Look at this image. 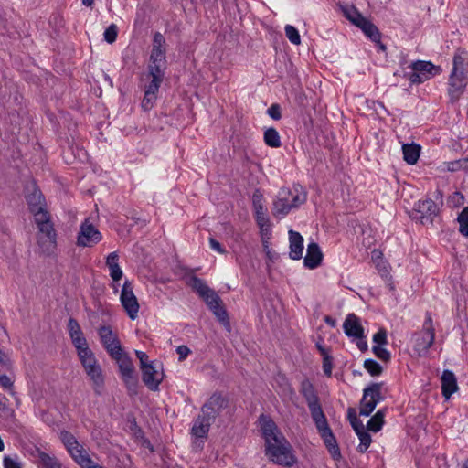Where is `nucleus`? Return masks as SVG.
I'll use <instances>...</instances> for the list:
<instances>
[{
  "label": "nucleus",
  "mask_w": 468,
  "mask_h": 468,
  "mask_svg": "<svg viewBox=\"0 0 468 468\" xmlns=\"http://www.w3.org/2000/svg\"><path fill=\"white\" fill-rule=\"evenodd\" d=\"M261 432L265 441V454L271 462L285 467L296 464L297 458L292 453V445L272 420L262 417Z\"/></svg>",
  "instance_id": "1"
},
{
  "label": "nucleus",
  "mask_w": 468,
  "mask_h": 468,
  "mask_svg": "<svg viewBox=\"0 0 468 468\" xmlns=\"http://www.w3.org/2000/svg\"><path fill=\"white\" fill-rule=\"evenodd\" d=\"M188 284L203 299L218 322L229 332L231 326L229 315L218 293L204 280L195 275L190 278Z\"/></svg>",
  "instance_id": "2"
},
{
  "label": "nucleus",
  "mask_w": 468,
  "mask_h": 468,
  "mask_svg": "<svg viewBox=\"0 0 468 468\" xmlns=\"http://www.w3.org/2000/svg\"><path fill=\"white\" fill-rule=\"evenodd\" d=\"M307 200L306 191L300 186L292 188L282 187L272 206V214L278 218H283L292 210L299 208Z\"/></svg>",
  "instance_id": "3"
},
{
  "label": "nucleus",
  "mask_w": 468,
  "mask_h": 468,
  "mask_svg": "<svg viewBox=\"0 0 468 468\" xmlns=\"http://www.w3.org/2000/svg\"><path fill=\"white\" fill-rule=\"evenodd\" d=\"M38 228V245L43 252L49 254L57 246V233L48 212L34 218Z\"/></svg>",
  "instance_id": "4"
},
{
  "label": "nucleus",
  "mask_w": 468,
  "mask_h": 468,
  "mask_svg": "<svg viewBox=\"0 0 468 468\" xmlns=\"http://www.w3.org/2000/svg\"><path fill=\"white\" fill-rule=\"evenodd\" d=\"M409 68L411 71L405 72L403 77L408 79L411 85L421 84L441 72L439 66H435L431 61L426 60L413 61Z\"/></svg>",
  "instance_id": "5"
},
{
  "label": "nucleus",
  "mask_w": 468,
  "mask_h": 468,
  "mask_svg": "<svg viewBox=\"0 0 468 468\" xmlns=\"http://www.w3.org/2000/svg\"><path fill=\"white\" fill-rule=\"evenodd\" d=\"M439 212V206L431 198H426L419 200L414 204L413 208L410 212V217L412 220L421 225H432Z\"/></svg>",
  "instance_id": "6"
},
{
  "label": "nucleus",
  "mask_w": 468,
  "mask_h": 468,
  "mask_svg": "<svg viewBox=\"0 0 468 468\" xmlns=\"http://www.w3.org/2000/svg\"><path fill=\"white\" fill-rule=\"evenodd\" d=\"M111 358L116 361L121 377L127 388L130 391L135 392L138 381L135 377V369L131 357L122 349V351L117 352L113 356H111Z\"/></svg>",
  "instance_id": "7"
},
{
  "label": "nucleus",
  "mask_w": 468,
  "mask_h": 468,
  "mask_svg": "<svg viewBox=\"0 0 468 468\" xmlns=\"http://www.w3.org/2000/svg\"><path fill=\"white\" fill-rule=\"evenodd\" d=\"M382 386L383 382H373L364 388L360 401V415L369 416L378 403L384 399V396L381 394Z\"/></svg>",
  "instance_id": "8"
},
{
  "label": "nucleus",
  "mask_w": 468,
  "mask_h": 468,
  "mask_svg": "<svg viewBox=\"0 0 468 468\" xmlns=\"http://www.w3.org/2000/svg\"><path fill=\"white\" fill-rule=\"evenodd\" d=\"M300 393L305 399L314 421L325 416L314 387L309 379L305 378L301 382Z\"/></svg>",
  "instance_id": "9"
},
{
  "label": "nucleus",
  "mask_w": 468,
  "mask_h": 468,
  "mask_svg": "<svg viewBox=\"0 0 468 468\" xmlns=\"http://www.w3.org/2000/svg\"><path fill=\"white\" fill-rule=\"evenodd\" d=\"M415 342V350L419 353L427 352L434 343L435 329L432 324L431 313H426L425 321L423 323L422 330L413 336Z\"/></svg>",
  "instance_id": "10"
},
{
  "label": "nucleus",
  "mask_w": 468,
  "mask_h": 468,
  "mask_svg": "<svg viewBox=\"0 0 468 468\" xmlns=\"http://www.w3.org/2000/svg\"><path fill=\"white\" fill-rule=\"evenodd\" d=\"M315 427L322 437L328 452L331 453L333 459L338 460L341 458V452L337 441L333 434L331 428L327 422L326 417H323L314 421Z\"/></svg>",
  "instance_id": "11"
},
{
  "label": "nucleus",
  "mask_w": 468,
  "mask_h": 468,
  "mask_svg": "<svg viewBox=\"0 0 468 468\" xmlns=\"http://www.w3.org/2000/svg\"><path fill=\"white\" fill-rule=\"evenodd\" d=\"M60 439L66 447L68 452L71 456V458L79 464H82V463H89L90 455L80 445L77 439L72 435L69 431H63L60 433Z\"/></svg>",
  "instance_id": "12"
},
{
  "label": "nucleus",
  "mask_w": 468,
  "mask_h": 468,
  "mask_svg": "<svg viewBox=\"0 0 468 468\" xmlns=\"http://www.w3.org/2000/svg\"><path fill=\"white\" fill-rule=\"evenodd\" d=\"M101 346L110 356L122 351V344L116 332L110 325H100L97 329Z\"/></svg>",
  "instance_id": "13"
},
{
  "label": "nucleus",
  "mask_w": 468,
  "mask_h": 468,
  "mask_svg": "<svg viewBox=\"0 0 468 468\" xmlns=\"http://www.w3.org/2000/svg\"><path fill=\"white\" fill-rule=\"evenodd\" d=\"M229 405V399L220 392L213 393L201 407V413L214 421Z\"/></svg>",
  "instance_id": "14"
},
{
  "label": "nucleus",
  "mask_w": 468,
  "mask_h": 468,
  "mask_svg": "<svg viewBox=\"0 0 468 468\" xmlns=\"http://www.w3.org/2000/svg\"><path fill=\"white\" fill-rule=\"evenodd\" d=\"M102 239L101 233L86 218L80 226L77 236V245L80 247H92Z\"/></svg>",
  "instance_id": "15"
},
{
  "label": "nucleus",
  "mask_w": 468,
  "mask_h": 468,
  "mask_svg": "<svg viewBox=\"0 0 468 468\" xmlns=\"http://www.w3.org/2000/svg\"><path fill=\"white\" fill-rule=\"evenodd\" d=\"M120 300L129 318L132 320L136 319L140 306L138 300L133 293V285L128 280H126L122 285Z\"/></svg>",
  "instance_id": "16"
},
{
  "label": "nucleus",
  "mask_w": 468,
  "mask_h": 468,
  "mask_svg": "<svg viewBox=\"0 0 468 468\" xmlns=\"http://www.w3.org/2000/svg\"><path fill=\"white\" fill-rule=\"evenodd\" d=\"M165 37L160 32H156L153 37V47L150 54V64L148 67L163 69L165 63Z\"/></svg>",
  "instance_id": "17"
},
{
  "label": "nucleus",
  "mask_w": 468,
  "mask_h": 468,
  "mask_svg": "<svg viewBox=\"0 0 468 468\" xmlns=\"http://www.w3.org/2000/svg\"><path fill=\"white\" fill-rule=\"evenodd\" d=\"M164 78V69L148 67L147 73L142 78V81L145 82L144 84V91L158 94Z\"/></svg>",
  "instance_id": "18"
},
{
  "label": "nucleus",
  "mask_w": 468,
  "mask_h": 468,
  "mask_svg": "<svg viewBox=\"0 0 468 468\" xmlns=\"http://www.w3.org/2000/svg\"><path fill=\"white\" fill-rule=\"evenodd\" d=\"M465 87L466 80L463 71H452L449 78L448 95L452 103L460 99Z\"/></svg>",
  "instance_id": "19"
},
{
  "label": "nucleus",
  "mask_w": 468,
  "mask_h": 468,
  "mask_svg": "<svg viewBox=\"0 0 468 468\" xmlns=\"http://www.w3.org/2000/svg\"><path fill=\"white\" fill-rule=\"evenodd\" d=\"M26 199L29 210L33 214L34 218L48 212L46 208L45 197L42 192L35 186H32L31 191L28 190V193L26 196Z\"/></svg>",
  "instance_id": "20"
},
{
  "label": "nucleus",
  "mask_w": 468,
  "mask_h": 468,
  "mask_svg": "<svg viewBox=\"0 0 468 468\" xmlns=\"http://www.w3.org/2000/svg\"><path fill=\"white\" fill-rule=\"evenodd\" d=\"M142 370V379L144 385L153 391H156L159 389V385L163 380L164 374L163 372H158L156 366L154 363L149 364L148 367H145L141 369Z\"/></svg>",
  "instance_id": "21"
},
{
  "label": "nucleus",
  "mask_w": 468,
  "mask_h": 468,
  "mask_svg": "<svg viewBox=\"0 0 468 468\" xmlns=\"http://www.w3.org/2000/svg\"><path fill=\"white\" fill-rule=\"evenodd\" d=\"M345 334L348 337L356 339L365 338L364 328L360 324V319L355 314H348L343 324Z\"/></svg>",
  "instance_id": "22"
},
{
  "label": "nucleus",
  "mask_w": 468,
  "mask_h": 468,
  "mask_svg": "<svg viewBox=\"0 0 468 468\" xmlns=\"http://www.w3.org/2000/svg\"><path fill=\"white\" fill-rule=\"evenodd\" d=\"M84 370L92 383L94 392L101 395L104 390V375L100 363L93 364Z\"/></svg>",
  "instance_id": "23"
},
{
  "label": "nucleus",
  "mask_w": 468,
  "mask_h": 468,
  "mask_svg": "<svg viewBox=\"0 0 468 468\" xmlns=\"http://www.w3.org/2000/svg\"><path fill=\"white\" fill-rule=\"evenodd\" d=\"M323 260V253L319 245L315 242H310L307 246L306 255L303 259V264L306 268L314 270L317 268Z\"/></svg>",
  "instance_id": "24"
},
{
  "label": "nucleus",
  "mask_w": 468,
  "mask_h": 468,
  "mask_svg": "<svg viewBox=\"0 0 468 468\" xmlns=\"http://www.w3.org/2000/svg\"><path fill=\"white\" fill-rule=\"evenodd\" d=\"M441 385L442 396L446 399H449L458 389L457 379L454 373L448 369L444 370L441 377Z\"/></svg>",
  "instance_id": "25"
},
{
  "label": "nucleus",
  "mask_w": 468,
  "mask_h": 468,
  "mask_svg": "<svg viewBox=\"0 0 468 468\" xmlns=\"http://www.w3.org/2000/svg\"><path fill=\"white\" fill-rule=\"evenodd\" d=\"M363 33L374 43L378 45L379 49L386 50V46L381 42V34L378 28L367 18H365L358 26Z\"/></svg>",
  "instance_id": "26"
},
{
  "label": "nucleus",
  "mask_w": 468,
  "mask_h": 468,
  "mask_svg": "<svg viewBox=\"0 0 468 468\" xmlns=\"http://www.w3.org/2000/svg\"><path fill=\"white\" fill-rule=\"evenodd\" d=\"M290 252L289 256L292 260H300L303 250V238L302 235L291 229L289 231Z\"/></svg>",
  "instance_id": "27"
},
{
  "label": "nucleus",
  "mask_w": 468,
  "mask_h": 468,
  "mask_svg": "<svg viewBox=\"0 0 468 468\" xmlns=\"http://www.w3.org/2000/svg\"><path fill=\"white\" fill-rule=\"evenodd\" d=\"M211 422L213 421L201 413L194 420V424L191 429V434L196 438L207 437L211 426Z\"/></svg>",
  "instance_id": "28"
},
{
  "label": "nucleus",
  "mask_w": 468,
  "mask_h": 468,
  "mask_svg": "<svg viewBox=\"0 0 468 468\" xmlns=\"http://www.w3.org/2000/svg\"><path fill=\"white\" fill-rule=\"evenodd\" d=\"M275 383L277 385V392L281 397L292 400L295 397V391L289 382L288 378L284 375H278L275 378Z\"/></svg>",
  "instance_id": "29"
},
{
  "label": "nucleus",
  "mask_w": 468,
  "mask_h": 468,
  "mask_svg": "<svg viewBox=\"0 0 468 468\" xmlns=\"http://www.w3.org/2000/svg\"><path fill=\"white\" fill-rule=\"evenodd\" d=\"M119 256L116 251L111 252L106 258V265L110 271V276L113 282H118L122 277V271L118 263Z\"/></svg>",
  "instance_id": "30"
},
{
  "label": "nucleus",
  "mask_w": 468,
  "mask_h": 468,
  "mask_svg": "<svg viewBox=\"0 0 468 468\" xmlns=\"http://www.w3.org/2000/svg\"><path fill=\"white\" fill-rule=\"evenodd\" d=\"M261 194L254 193L252 203L255 209V218L259 226L263 227L268 222V218L265 214V208L261 203Z\"/></svg>",
  "instance_id": "31"
},
{
  "label": "nucleus",
  "mask_w": 468,
  "mask_h": 468,
  "mask_svg": "<svg viewBox=\"0 0 468 468\" xmlns=\"http://www.w3.org/2000/svg\"><path fill=\"white\" fill-rule=\"evenodd\" d=\"M402 152L405 162L414 165L420 157V146L417 144H406L402 146Z\"/></svg>",
  "instance_id": "32"
},
{
  "label": "nucleus",
  "mask_w": 468,
  "mask_h": 468,
  "mask_svg": "<svg viewBox=\"0 0 468 468\" xmlns=\"http://www.w3.org/2000/svg\"><path fill=\"white\" fill-rule=\"evenodd\" d=\"M384 417H385V410H378L377 413L371 417V419L367 423V428L368 431L373 432L379 431L383 425H384Z\"/></svg>",
  "instance_id": "33"
},
{
  "label": "nucleus",
  "mask_w": 468,
  "mask_h": 468,
  "mask_svg": "<svg viewBox=\"0 0 468 468\" xmlns=\"http://www.w3.org/2000/svg\"><path fill=\"white\" fill-rule=\"evenodd\" d=\"M264 142L271 148H278L281 146V137L275 128L270 127L264 132Z\"/></svg>",
  "instance_id": "34"
},
{
  "label": "nucleus",
  "mask_w": 468,
  "mask_h": 468,
  "mask_svg": "<svg viewBox=\"0 0 468 468\" xmlns=\"http://www.w3.org/2000/svg\"><path fill=\"white\" fill-rule=\"evenodd\" d=\"M344 14L345 16L356 27L360 26V23L366 18L354 6L345 8Z\"/></svg>",
  "instance_id": "35"
},
{
  "label": "nucleus",
  "mask_w": 468,
  "mask_h": 468,
  "mask_svg": "<svg viewBox=\"0 0 468 468\" xmlns=\"http://www.w3.org/2000/svg\"><path fill=\"white\" fill-rule=\"evenodd\" d=\"M457 221L459 223V232L463 236L468 237V206L458 215Z\"/></svg>",
  "instance_id": "36"
},
{
  "label": "nucleus",
  "mask_w": 468,
  "mask_h": 468,
  "mask_svg": "<svg viewBox=\"0 0 468 468\" xmlns=\"http://www.w3.org/2000/svg\"><path fill=\"white\" fill-rule=\"evenodd\" d=\"M39 460L44 468H62L61 463L57 458L52 457L44 452L39 453Z\"/></svg>",
  "instance_id": "37"
},
{
  "label": "nucleus",
  "mask_w": 468,
  "mask_h": 468,
  "mask_svg": "<svg viewBox=\"0 0 468 468\" xmlns=\"http://www.w3.org/2000/svg\"><path fill=\"white\" fill-rule=\"evenodd\" d=\"M356 434L358 436L360 441V443L357 446V451L361 453H364L367 451L371 444V436L367 431H363Z\"/></svg>",
  "instance_id": "38"
},
{
  "label": "nucleus",
  "mask_w": 468,
  "mask_h": 468,
  "mask_svg": "<svg viewBox=\"0 0 468 468\" xmlns=\"http://www.w3.org/2000/svg\"><path fill=\"white\" fill-rule=\"evenodd\" d=\"M364 367L373 377L381 375L383 368L376 360L368 358L364 361Z\"/></svg>",
  "instance_id": "39"
},
{
  "label": "nucleus",
  "mask_w": 468,
  "mask_h": 468,
  "mask_svg": "<svg viewBox=\"0 0 468 468\" xmlns=\"http://www.w3.org/2000/svg\"><path fill=\"white\" fill-rule=\"evenodd\" d=\"M78 356L84 369L99 362L91 349L78 355Z\"/></svg>",
  "instance_id": "40"
},
{
  "label": "nucleus",
  "mask_w": 468,
  "mask_h": 468,
  "mask_svg": "<svg viewBox=\"0 0 468 468\" xmlns=\"http://www.w3.org/2000/svg\"><path fill=\"white\" fill-rule=\"evenodd\" d=\"M158 94L144 92L141 107L144 112L152 110L157 101Z\"/></svg>",
  "instance_id": "41"
},
{
  "label": "nucleus",
  "mask_w": 468,
  "mask_h": 468,
  "mask_svg": "<svg viewBox=\"0 0 468 468\" xmlns=\"http://www.w3.org/2000/svg\"><path fill=\"white\" fill-rule=\"evenodd\" d=\"M70 339L72 341V344H73L74 347L77 350V354L78 355H80V354H82V353H84V352H86V351L90 349L89 347L87 340H86V338L84 337L83 335H80L79 336H75V337L70 338Z\"/></svg>",
  "instance_id": "42"
},
{
  "label": "nucleus",
  "mask_w": 468,
  "mask_h": 468,
  "mask_svg": "<svg viewBox=\"0 0 468 468\" xmlns=\"http://www.w3.org/2000/svg\"><path fill=\"white\" fill-rule=\"evenodd\" d=\"M284 30L285 35L291 43L294 45H299L301 43V37L296 27L292 25H286Z\"/></svg>",
  "instance_id": "43"
},
{
  "label": "nucleus",
  "mask_w": 468,
  "mask_h": 468,
  "mask_svg": "<svg viewBox=\"0 0 468 468\" xmlns=\"http://www.w3.org/2000/svg\"><path fill=\"white\" fill-rule=\"evenodd\" d=\"M118 35V27L115 24H111L104 31V40L110 44L115 42Z\"/></svg>",
  "instance_id": "44"
},
{
  "label": "nucleus",
  "mask_w": 468,
  "mask_h": 468,
  "mask_svg": "<svg viewBox=\"0 0 468 468\" xmlns=\"http://www.w3.org/2000/svg\"><path fill=\"white\" fill-rule=\"evenodd\" d=\"M68 330H69V335L70 338L83 335L82 330H81L78 321L74 318L69 319Z\"/></svg>",
  "instance_id": "45"
},
{
  "label": "nucleus",
  "mask_w": 468,
  "mask_h": 468,
  "mask_svg": "<svg viewBox=\"0 0 468 468\" xmlns=\"http://www.w3.org/2000/svg\"><path fill=\"white\" fill-rule=\"evenodd\" d=\"M372 351L375 356L382 361L388 362L390 360V353L383 346H373Z\"/></svg>",
  "instance_id": "46"
},
{
  "label": "nucleus",
  "mask_w": 468,
  "mask_h": 468,
  "mask_svg": "<svg viewBox=\"0 0 468 468\" xmlns=\"http://www.w3.org/2000/svg\"><path fill=\"white\" fill-rule=\"evenodd\" d=\"M4 468H22L21 463L18 461L17 456L11 457L5 455L3 459Z\"/></svg>",
  "instance_id": "47"
},
{
  "label": "nucleus",
  "mask_w": 468,
  "mask_h": 468,
  "mask_svg": "<svg viewBox=\"0 0 468 468\" xmlns=\"http://www.w3.org/2000/svg\"><path fill=\"white\" fill-rule=\"evenodd\" d=\"M373 341L376 343V346H385L388 343L387 340V331L384 328H380L374 335Z\"/></svg>",
  "instance_id": "48"
},
{
  "label": "nucleus",
  "mask_w": 468,
  "mask_h": 468,
  "mask_svg": "<svg viewBox=\"0 0 468 468\" xmlns=\"http://www.w3.org/2000/svg\"><path fill=\"white\" fill-rule=\"evenodd\" d=\"M332 368H333V357L331 355H326V356L323 357V371L325 376H332Z\"/></svg>",
  "instance_id": "49"
},
{
  "label": "nucleus",
  "mask_w": 468,
  "mask_h": 468,
  "mask_svg": "<svg viewBox=\"0 0 468 468\" xmlns=\"http://www.w3.org/2000/svg\"><path fill=\"white\" fill-rule=\"evenodd\" d=\"M268 115L275 120L279 121L282 118L281 107L278 103L271 104L267 110Z\"/></svg>",
  "instance_id": "50"
},
{
  "label": "nucleus",
  "mask_w": 468,
  "mask_h": 468,
  "mask_svg": "<svg viewBox=\"0 0 468 468\" xmlns=\"http://www.w3.org/2000/svg\"><path fill=\"white\" fill-rule=\"evenodd\" d=\"M8 399L5 396L0 394V411L6 417L12 416L14 411L7 406Z\"/></svg>",
  "instance_id": "51"
},
{
  "label": "nucleus",
  "mask_w": 468,
  "mask_h": 468,
  "mask_svg": "<svg viewBox=\"0 0 468 468\" xmlns=\"http://www.w3.org/2000/svg\"><path fill=\"white\" fill-rule=\"evenodd\" d=\"M135 355H136V357L139 359L140 361V368H144L145 367H148L149 364H153L154 362L153 361H149L148 360V355L144 352V351H139V350H136L135 351Z\"/></svg>",
  "instance_id": "52"
},
{
  "label": "nucleus",
  "mask_w": 468,
  "mask_h": 468,
  "mask_svg": "<svg viewBox=\"0 0 468 468\" xmlns=\"http://www.w3.org/2000/svg\"><path fill=\"white\" fill-rule=\"evenodd\" d=\"M209 245L211 250L220 254L226 253V250L223 248V246L214 238H209Z\"/></svg>",
  "instance_id": "53"
},
{
  "label": "nucleus",
  "mask_w": 468,
  "mask_h": 468,
  "mask_svg": "<svg viewBox=\"0 0 468 468\" xmlns=\"http://www.w3.org/2000/svg\"><path fill=\"white\" fill-rule=\"evenodd\" d=\"M176 352L179 355V361H183L187 357L191 351L186 346L182 345L176 348Z\"/></svg>",
  "instance_id": "54"
},
{
  "label": "nucleus",
  "mask_w": 468,
  "mask_h": 468,
  "mask_svg": "<svg viewBox=\"0 0 468 468\" xmlns=\"http://www.w3.org/2000/svg\"><path fill=\"white\" fill-rule=\"evenodd\" d=\"M462 159L454 160L447 163V169L451 172H456L459 170H463Z\"/></svg>",
  "instance_id": "55"
},
{
  "label": "nucleus",
  "mask_w": 468,
  "mask_h": 468,
  "mask_svg": "<svg viewBox=\"0 0 468 468\" xmlns=\"http://www.w3.org/2000/svg\"><path fill=\"white\" fill-rule=\"evenodd\" d=\"M463 58L460 55H454L453 57V68L452 71H463Z\"/></svg>",
  "instance_id": "56"
},
{
  "label": "nucleus",
  "mask_w": 468,
  "mask_h": 468,
  "mask_svg": "<svg viewBox=\"0 0 468 468\" xmlns=\"http://www.w3.org/2000/svg\"><path fill=\"white\" fill-rule=\"evenodd\" d=\"M0 385L5 388L12 389L13 382L8 376L0 374Z\"/></svg>",
  "instance_id": "57"
},
{
  "label": "nucleus",
  "mask_w": 468,
  "mask_h": 468,
  "mask_svg": "<svg viewBox=\"0 0 468 468\" xmlns=\"http://www.w3.org/2000/svg\"><path fill=\"white\" fill-rule=\"evenodd\" d=\"M350 424H351V426L354 429L356 433H358L360 431H366L362 420H359V419L352 421Z\"/></svg>",
  "instance_id": "58"
},
{
  "label": "nucleus",
  "mask_w": 468,
  "mask_h": 468,
  "mask_svg": "<svg viewBox=\"0 0 468 468\" xmlns=\"http://www.w3.org/2000/svg\"><path fill=\"white\" fill-rule=\"evenodd\" d=\"M452 202L454 203V206H460L463 205L464 202V197L460 192H454L452 197Z\"/></svg>",
  "instance_id": "59"
},
{
  "label": "nucleus",
  "mask_w": 468,
  "mask_h": 468,
  "mask_svg": "<svg viewBox=\"0 0 468 468\" xmlns=\"http://www.w3.org/2000/svg\"><path fill=\"white\" fill-rule=\"evenodd\" d=\"M347 418H348V420H349L350 423L352 421H354V420L358 419L356 409L348 408V410H347Z\"/></svg>",
  "instance_id": "60"
},
{
  "label": "nucleus",
  "mask_w": 468,
  "mask_h": 468,
  "mask_svg": "<svg viewBox=\"0 0 468 468\" xmlns=\"http://www.w3.org/2000/svg\"><path fill=\"white\" fill-rule=\"evenodd\" d=\"M0 365L5 367L10 366V360L7 356L0 350Z\"/></svg>",
  "instance_id": "61"
},
{
  "label": "nucleus",
  "mask_w": 468,
  "mask_h": 468,
  "mask_svg": "<svg viewBox=\"0 0 468 468\" xmlns=\"http://www.w3.org/2000/svg\"><path fill=\"white\" fill-rule=\"evenodd\" d=\"M358 349L362 352H365L367 350V343L364 338L358 339L356 344Z\"/></svg>",
  "instance_id": "62"
},
{
  "label": "nucleus",
  "mask_w": 468,
  "mask_h": 468,
  "mask_svg": "<svg viewBox=\"0 0 468 468\" xmlns=\"http://www.w3.org/2000/svg\"><path fill=\"white\" fill-rule=\"evenodd\" d=\"M315 346L323 357L326 356V355H330L329 350L326 349L322 344L316 343Z\"/></svg>",
  "instance_id": "63"
},
{
  "label": "nucleus",
  "mask_w": 468,
  "mask_h": 468,
  "mask_svg": "<svg viewBox=\"0 0 468 468\" xmlns=\"http://www.w3.org/2000/svg\"><path fill=\"white\" fill-rule=\"evenodd\" d=\"M324 321L326 324H328L331 327H335L336 325L335 319L329 315L324 316Z\"/></svg>",
  "instance_id": "64"
}]
</instances>
